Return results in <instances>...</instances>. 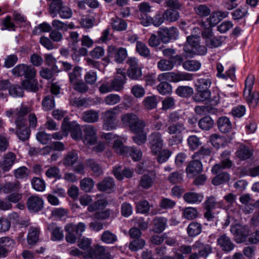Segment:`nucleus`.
Instances as JSON below:
<instances>
[{
  "mask_svg": "<svg viewBox=\"0 0 259 259\" xmlns=\"http://www.w3.org/2000/svg\"><path fill=\"white\" fill-rule=\"evenodd\" d=\"M229 13L226 11H219L213 12L207 19L208 23L211 26H215L221 20L228 17Z\"/></svg>",
  "mask_w": 259,
  "mask_h": 259,
  "instance_id": "25",
  "label": "nucleus"
},
{
  "mask_svg": "<svg viewBox=\"0 0 259 259\" xmlns=\"http://www.w3.org/2000/svg\"><path fill=\"white\" fill-rule=\"evenodd\" d=\"M174 67L171 61L166 59H161L157 63V68L161 71L171 70Z\"/></svg>",
  "mask_w": 259,
  "mask_h": 259,
  "instance_id": "60",
  "label": "nucleus"
},
{
  "mask_svg": "<svg viewBox=\"0 0 259 259\" xmlns=\"http://www.w3.org/2000/svg\"><path fill=\"white\" fill-rule=\"evenodd\" d=\"M193 160L188 163L186 171L190 177H193L202 171V164L200 160L192 158Z\"/></svg>",
  "mask_w": 259,
  "mask_h": 259,
  "instance_id": "16",
  "label": "nucleus"
},
{
  "mask_svg": "<svg viewBox=\"0 0 259 259\" xmlns=\"http://www.w3.org/2000/svg\"><path fill=\"white\" fill-rule=\"evenodd\" d=\"M35 76L28 77L22 81V87L26 90L35 92L38 90V82L35 79Z\"/></svg>",
  "mask_w": 259,
  "mask_h": 259,
  "instance_id": "29",
  "label": "nucleus"
},
{
  "mask_svg": "<svg viewBox=\"0 0 259 259\" xmlns=\"http://www.w3.org/2000/svg\"><path fill=\"white\" fill-rule=\"evenodd\" d=\"M27 206L29 211L36 212L43 208L44 201L41 197L37 195H32L27 199Z\"/></svg>",
  "mask_w": 259,
  "mask_h": 259,
  "instance_id": "15",
  "label": "nucleus"
},
{
  "mask_svg": "<svg viewBox=\"0 0 259 259\" xmlns=\"http://www.w3.org/2000/svg\"><path fill=\"white\" fill-rule=\"evenodd\" d=\"M184 199L188 203L201 202L203 199V195L195 192H187L184 195Z\"/></svg>",
  "mask_w": 259,
  "mask_h": 259,
  "instance_id": "34",
  "label": "nucleus"
},
{
  "mask_svg": "<svg viewBox=\"0 0 259 259\" xmlns=\"http://www.w3.org/2000/svg\"><path fill=\"white\" fill-rule=\"evenodd\" d=\"M94 185L95 182L91 178H85L80 181V189L86 193L91 192Z\"/></svg>",
  "mask_w": 259,
  "mask_h": 259,
  "instance_id": "42",
  "label": "nucleus"
},
{
  "mask_svg": "<svg viewBox=\"0 0 259 259\" xmlns=\"http://www.w3.org/2000/svg\"><path fill=\"white\" fill-rule=\"evenodd\" d=\"M15 245V241L9 237H3L0 238V246L8 249L10 251Z\"/></svg>",
  "mask_w": 259,
  "mask_h": 259,
  "instance_id": "59",
  "label": "nucleus"
},
{
  "mask_svg": "<svg viewBox=\"0 0 259 259\" xmlns=\"http://www.w3.org/2000/svg\"><path fill=\"white\" fill-rule=\"evenodd\" d=\"M108 203V202L106 199H100L90 205L88 207V209L90 212L102 210L105 208Z\"/></svg>",
  "mask_w": 259,
  "mask_h": 259,
  "instance_id": "44",
  "label": "nucleus"
},
{
  "mask_svg": "<svg viewBox=\"0 0 259 259\" xmlns=\"http://www.w3.org/2000/svg\"><path fill=\"white\" fill-rule=\"evenodd\" d=\"M217 123L219 130L222 133H228L232 129V123L229 119L226 116L220 117L218 120Z\"/></svg>",
  "mask_w": 259,
  "mask_h": 259,
  "instance_id": "28",
  "label": "nucleus"
},
{
  "mask_svg": "<svg viewBox=\"0 0 259 259\" xmlns=\"http://www.w3.org/2000/svg\"><path fill=\"white\" fill-rule=\"evenodd\" d=\"M48 229L51 232L52 239L54 241H60L63 239V231L61 227L56 223H52L48 225Z\"/></svg>",
  "mask_w": 259,
  "mask_h": 259,
  "instance_id": "20",
  "label": "nucleus"
},
{
  "mask_svg": "<svg viewBox=\"0 0 259 259\" xmlns=\"http://www.w3.org/2000/svg\"><path fill=\"white\" fill-rule=\"evenodd\" d=\"M40 229L38 227H31L27 235V242L29 244H35L38 240Z\"/></svg>",
  "mask_w": 259,
  "mask_h": 259,
  "instance_id": "35",
  "label": "nucleus"
},
{
  "mask_svg": "<svg viewBox=\"0 0 259 259\" xmlns=\"http://www.w3.org/2000/svg\"><path fill=\"white\" fill-rule=\"evenodd\" d=\"M171 154V152L167 149L160 150L158 154L156 155H157L156 157L157 162L159 163H162L166 162L168 159Z\"/></svg>",
  "mask_w": 259,
  "mask_h": 259,
  "instance_id": "63",
  "label": "nucleus"
},
{
  "mask_svg": "<svg viewBox=\"0 0 259 259\" xmlns=\"http://www.w3.org/2000/svg\"><path fill=\"white\" fill-rule=\"evenodd\" d=\"M15 155L10 152L7 154L3 158V160L0 162V166L4 171H9L14 163Z\"/></svg>",
  "mask_w": 259,
  "mask_h": 259,
  "instance_id": "22",
  "label": "nucleus"
},
{
  "mask_svg": "<svg viewBox=\"0 0 259 259\" xmlns=\"http://www.w3.org/2000/svg\"><path fill=\"white\" fill-rule=\"evenodd\" d=\"M126 76L124 73H121V75L114 78L111 82L113 91H120L123 88Z\"/></svg>",
  "mask_w": 259,
  "mask_h": 259,
  "instance_id": "32",
  "label": "nucleus"
},
{
  "mask_svg": "<svg viewBox=\"0 0 259 259\" xmlns=\"http://www.w3.org/2000/svg\"><path fill=\"white\" fill-rule=\"evenodd\" d=\"M184 51L187 55H193L198 54L204 55L206 53L207 49L205 46H201L199 44L195 48H189V46H185Z\"/></svg>",
  "mask_w": 259,
  "mask_h": 259,
  "instance_id": "39",
  "label": "nucleus"
},
{
  "mask_svg": "<svg viewBox=\"0 0 259 259\" xmlns=\"http://www.w3.org/2000/svg\"><path fill=\"white\" fill-rule=\"evenodd\" d=\"M202 230L201 225L197 222L191 223L187 227V233L190 237H195L199 235Z\"/></svg>",
  "mask_w": 259,
  "mask_h": 259,
  "instance_id": "41",
  "label": "nucleus"
},
{
  "mask_svg": "<svg viewBox=\"0 0 259 259\" xmlns=\"http://www.w3.org/2000/svg\"><path fill=\"white\" fill-rule=\"evenodd\" d=\"M194 78V74L184 72H168L158 75V81L166 80L170 82H178L181 81H191Z\"/></svg>",
  "mask_w": 259,
  "mask_h": 259,
  "instance_id": "4",
  "label": "nucleus"
},
{
  "mask_svg": "<svg viewBox=\"0 0 259 259\" xmlns=\"http://www.w3.org/2000/svg\"><path fill=\"white\" fill-rule=\"evenodd\" d=\"M146 126L145 122L142 125L140 124V126L136 128L135 131H131L134 134V135L132 137V140L138 145L144 144L147 141V133L144 130Z\"/></svg>",
  "mask_w": 259,
  "mask_h": 259,
  "instance_id": "14",
  "label": "nucleus"
},
{
  "mask_svg": "<svg viewBox=\"0 0 259 259\" xmlns=\"http://www.w3.org/2000/svg\"><path fill=\"white\" fill-rule=\"evenodd\" d=\"M101 240L103 242L107 244H112L115 242L117 239L116 236L110 232L106 231L103 232L101 236Z\"/></svg>",
  "mask_w": 259,
  "mask_h": 259,
  "instance_id": "61",
  "label": "nucleus"
},
{
  "mask_svg": "<svg viewBox=\"0 0 259 259\" xmlns=\"http://www.w3.org/2000/svg\"><path fill=\"white\" fill-rule=\"evenodd\" d=\"M143 103L146 109L151 110L156 107L157 100L155 96H148L144 99Z\"/></svg>",
  "mask_w": 259,
  "mask_h": 259,
  "instance_id": "57",
  "label": "nucleus"
},
{
  "mask_svg": "<svg viewBox=\"0 0 259 259\" xmlns=\"http://www.w3.org/2000/svg\"><path fill=\"white\" fill-rule=\"evenodd\" d=\"M252 154V151L247 146L241 145L236 152V156L241 160L249 158Z\"/></svg>",
  "mask_w": 259,
  "mask_h": 259,
  "instance_id": "33",
  "label": "nucleus"
},
{
  "mask_svg": "<svg viewBox=\"0 0 259 259\" xmlns=\"http://www.w3.org/2000/svg\"><path fill=\"white\" fill-rule=\"evenodd\" d=\"M211 84V80L209 78H201L197 80L195 84L196 90H209Z\"/></svg>",
  "mask_w": 259,
  "mask_h": 259,
  "instance_id": "52",
  "label": "nucleus"
},
{
  "mask_svg": "<svg viewBox=\"0 0 259 259\" xmlns=\"http://www.w3.org/2000/svg\"><path fill=\"white\" fill-rule=\"evenodd\" d=\"M150 206L147 200H141L136 204V210L137 212L146 213L149 212Z\"/></svg>",
  "mask_w": 259,
  "mask_h": 259,
  "instance_id": "62",
  "label": "nucleus"
},
{
  "mask_svg": "<svg viewBox=\"0 0 259 259\" xmlns=\"http://www.w3.org/2000/svg\"><path fill=\"white\" fill-rule=\"evenodd\" d=\"M230 180V176L226 172H220L212 180L211 183L214 185H220L227 182Z\"/></svg>",
  "mask_w": 259,
  "mask_h": 259,
  "instance_id": "46",
  "label": "nucleus"
},
{
  "mask_svg": "<svg viewBox=\"0 0 259 259\" xmlns=\"http://www.w3.org/2000/svg\"><path fill=\"white\" fill-rule=\"evenodd\" d=\"M74 224L68 223L65 226L64 229L66 232V240L70 243H74L77 239V236L74 231Z\"/></svg>",
  "mask_w": 259,
  "mask_h": 259,
  "instance_id": "30",
  "label": "nucleus"
},
{
  "mask_svg": "<svg viewBox=\"0 0 259 259\" xmlns=\"http://www.w3.org/2000/svg\"><path fill=\"white\" fill-rule=\"evenodd\" d=\"M14 176L18 179H23L28 177L30 170L25 166H21L14 171Z\"/></svg>",
  "mask_w": 259,
  "mask_h": 259,
  "instance_id": "64",
  "label": "nucleus"
},
{
  "mask_svg": "<svg viewBox=\"0 0 259 259\" xmlns=\"http://www.w3.org/2000/svg\"><path fill=\"white\" fill-rule=\"evenodd\" d=\"M217 242L218 245L225 252H230L235 247V245L231 239L226 234L220 235L217 239Z\"/></svg>",
  "mask_w": 259,
  "mask_h": 259,
  "instance_id": "17",
  "label": "nucleus"
},
{
  "mask_svg": "<svg viewBox=\"0 0 259 259\" xmlns=\"http://www.w3.org/2000/svg\"><path fill=\"white\" fill-rule=\"evenodd\" d=\"M61 129L66 135L70 132L71 137L75 140L82 139L81 128L80 125L75 121L69 122L68 118H64Z\"/></svg>",
  "mask_w": 259,
  "mask_h": 259,
  "instance_id": "5",
  "label": "nucleus"
},
{
  "mask_svg": "<svg viewBox=\"0 0 259 259\" xmlns=\"http://www.w3.org/2000/svg\"><path fill=\"white\" fill-rule=\"evenodd\" d=\"M196 93L193 97L195 101L204 102L210 99L211 93L209 90H196Z\"/></svg>",
  "mask_w": 259,
  "mask_h": 259,
  "instance_id": "40",
  "label": "nucleus"
},
{
  "mask_svg": "<svg viewBox=\"0 0 259 259\" xmlns=\"http://www.w3.org/2000/svg\"><path fill=\"white\" fill-rule=\"evenodd\" d=\"M92 241L91 239L85 237L79 239L77 241V246L83 251L84 258H85L87 252H89L92 248Z\"/></svg>",
  "mask_w": 259,
  "mask_h": 259,
  "instance_id": "37",
  "label": "nucleus"
},
{
  "mask_svg": "<svg viewBox=\"0 0 259 259\" xmlns=\"http://www.w3.org/2000/svg\"><path fill=\"white\" fill-rule=\"evenodd\" d=\"M110 253L107 251L105 246L98 244L94 245L89 252H87L85 258L111 259Z\"/></svg>",
  "mask_w": 259,
  "mask_h": 259,
  "instance_id": "8",
  "label": "nucleus"
},
{
  "mask_svg": "<svg viewBox=\"0 0 259 259\" xmlns=\"http://www.w3.org/2000/svg\"><path fill=\"white\" fill-rule=\"evenodd\" d=\"M156 179V175L153 172H150L143 175L140 180L139 186L145 189L151 188Z\"/></svg>",
  "mask_w": 259,
  "mask_h": 259,
  "instance_id": "18",
  "label": "nucleus"
},
{
  "mask_svg": "<svg viewBox=\"0 0 259 259\" xmlns=\"http://www.w3.org/2000/svg\"><path fill=\"white\" fill-rule=\"evenodd\" d=\"M145 243V241L143 239H134L130 242L128 248L132 251H136L142 249Z\"/></svg>",
  "mask_w": 259,
  "mask_h": 259,
  "instance_id": "56",
  "label": "nucleus"
},
{
  "mask_svg": "<svg viewBox=\"0 0 259 259\" xmlns=\"http://www.w3.org/2000/svg\"><path fill=\"white\" fill-rule=\"evenodd\" d=\"M255 77L253 75L248 76L245 82V88L243 96L251 108H255L259 101V93L257 92H252L254 83Z\"/></svg>",
  "mask_w": 259,
  "mask_h": 259,
  "instance_id": "3",
  "label": "nucleus"
},
{
  "mask_svg": "<svg viewBox=\"0 0 259 259\" xmlns=\"http://www.w3.org/2000/svg\"><path fill=\"white\" fill-rule=\"evenodd\" d=\"M184 69L189 71H196L201 67V63L195 60H189L184 61L182 63Z\"/></svg>",
  "mask_w": 259,
  "mask_h": 259,
  "instance_id": "36",
  "label": "nucleus"
},
{
  "mask_svg": "<svg viewBox=\"0 0 259 259\" xmlns=\"http://www.w3.org/2000/svg\"><path fill=\"white\" fill-rule=\"evenodd\" d=\"M78 156L77 152L72 150L65 155L62 162L65 166L73 165L78 160Z\"/></svg>",
  "mask_w": 259,
  "mask_h": 259,
  "instance_id": "26",
  "label": "nucleus"
},
{
  "mask_svg": "<svg viewBox=\"0 0 259 259\" xmlns=\"http://www.w3.org/2000/svg\"><path fill=\"white\" fill-rule=\"evenodd\" d=\"M31 111L32 107L30 105L22 104L16 108L10 109L6 111V114L8 117H13L15 119L16 134L18 138L22 141L28 140L30 134V131L27 124L26 116Z\"/></svg>",
  "mask_w": 259,
  "mask_h": 259,
  "instance_id": "1",
  "label": "nucleus"
},
{
  "mask_svg": "<svg viewBox=\"0 0 259 259\" xmlns=\"http://www.w3.org/2000/svg\"><path fill=\"white\" fill-rule=\"evenodd\" d=\"M176 93L180 97H187L193 94V90L188 86H180L176 89Z\"/></svg>",
  "mask_w": 259,
  "mask_h": 259,
  "instance_id": "58",
  "label": "nucleus"
},
{
  "mask_svg": "<svg viewBox=\"0 0 259 259\" xmlns=\"http://www.w3.org/2000/svg\"><path fill=\"white\" fill-rule=\"evenodd\" d=\"M11 84L9 80H2L0 81V97L5 98L9 92Z\"/></svg>",
  "mask_w": 259,
  "mask_h": 259,
  "instance_id": "55",
  "label": "nucleus"
},
{
  "mask_svg": "<svg viewBox=\"0 0 259 259\" xmlns=\"http://www.w3.org/2000/svg\"><path fill=\"white\" fill-rule=\"evenodd\" d=\"M57 14H59L60 17L63 19H68L72 16V12L69 7L61 5V7L57 9L55 17L57 16Z\"/></svg>",
  "mask_w": 259,
  "mask_h": 259,
  "instance_id": "50",
  "label": "nucleus"
},
{
  "mask_svg": "<svg viewBox=\"0 0 259 259\" xmlns=\"http://www.w3.org/2000/svg\"><path fill=\"white\" fill-rule=\"evenodd\" d=\"M230 231L236 238V242L238 243L244 242L249 234L248 227L240 224H236L232 226Z\"/></svg>",
  "mask_w": 259,
  "mask_h": 259,
  "instance_id": "13",
  "label": "nucleus"
},
{
  "mask_svg": "<svg viewBox=\"0 0 259 259\" xmlns=\"http://www.w3.org/2000/svg\"><path fill=\"white\" fill-rule=\"evenodd\" d=\"M159 81L160 83L157 86V90L160 94L165 95L171 93V85L166 80Z\"/></svg>",
  "mask_w": 259,
  "mask_h": 259,
  "instance_id": "45",
  "label": "nucleus"
},
{
  "mask_svg": "<svg viewBox=\"0 0 259 259\" xmlns=\"http://www.w3.org/2000/svg\"><path fill=\"white\" fill-rule=\"evenodd\" d=\"M187 144L191 150L194 151L197 149L201 145V142L199 137L195 135H191L187 139Z\"/></svg>",
  "mask_w": 259,
  "mask_h": 259,
  "instance_id": "49",
  "label": "nucleus"
},
{
  "mask_svg": "<svg viewBox=\"0 0 259 259\" xmlns=\"http://www.w3.org/2000/svg\"><path fill=\"white\" fill-rule=\"evenodd\" d=\"M186 130L184 122H180L175 124H170L166 131L170 135H183V133Z\"/></svg>",
  "mask_w": 259,
  "mask_h": 259,
  "instance_id": "21",
  "label": "nucleus"
},
{
  "mask_svg": "<svg viewBox=\"0 0 259 259\" xmlns=\"http://www.w3.org/2000/svg\"><path fill=\"white\" fill-rule=\"evenodd\" d=\"M31 182L33 188L36 191L42 192L45 190L46 184L42 179L37 177H34L31 180Z\"/></svg>",
  "mask_w": 259,
  "mask_h": 259,
  "instance_id": "54",
  "label": "nucleus"
},
{
  "mask_svg": "<svg viewBox=\"0 0 259 259\" xmlns=\"http://www.w3.org/2000/svg\"><path fill=\"white\" fill-rule=\"evenodd\" d=\"M201 242H196L193 245L182 244L172 249L174 259H185V256L192 253L193 248H200Z\"/></svg>",
  "mask_w": 259,
  "mask_h": 259,
  "instance_id": "11",
  "label": "nucleus"
},
{
  "mask_svg": "<svg viewBox=\"0 0 259 259\" xmlns=\"http://www.w3.org/2000/svg\"><path fill=\"white\" fill-rule=\"evenodd\" d=\"M112 148L116 153L123 155L128 153L129 147L124 146L120 140H116L114 142Z\"/></svg>",
  "mask_w": 259,
  "mask_h": 259,
  "instance_id": "51",
  "label": "nucleus"
},
{
  "mask_svg": "<svg viewBox=\"0 0 259 259\" xmlns=\"http://www.w3.org/2000/svg\"><path fill=\"white\" fill-rule=\"evenodd\" d=\"M83 135L82 140L85 145H93L98 140L97 129L93 125L88 124L83 126Z\"/></svg>",
  "mask_w": 259,
  "mask_h": 259,
  "instance_id": "9",
  "label": "nucleus"
},
{
  "mask_svg": "<svg viewBox=\"0 0 259 259\" xmlns=\"http://www.w3.org/2000/svg\"><path fill=\"white\" fill-rule=\"evenodd\" d=\"M148 144L152 154H158L164 145L162 134L158 132H152L149 136Z\"/></svg>",
  "mask_w": 259,
  "mask_h": 259,
  "instance_id": "7",
  "label": "nucleus"
},
{
  "mask_svg": "<svg viewBox=\"0 0 259 259\" xmlns=\"http://www.w3.org/2000/svg\"><path fill=\"white\" fill-rule=\"evenodd\" d=\"M136 51L139 54L145 58L150 56V51L147 46L143 42L138 41L136 43Z\"/></svg>",
  "mask_w": 259,
  "mask_h": 259,
  "instance_id": "48",
  "label": "nucleus"
},
{
  "mask_svg": "<svg viewBox=\"0 0 259 259\" xmlns=\"http://www.w3.org/2000/svg\"><path fill=\"white\" fill-rule=\"evenodd\" d=\"M22 188L20 182L17 180L6 183L4 186V191L6 193L19 192Z\"/></svg>",
  "mask_w": 259,
  "mask_h": 259,
  "instance_id": "38",
  "label": "nucleus"
},
{
  "mask_svg": "<svg viewBox=\"0 0 259 259\" xmlns=\"http://www.w3.org/2000/svg\"><path fill=\"white\" fill-rule=\"evenodd\" d=\"M81 119L87 123H95L99 119V111L91 109L82 112Z\"/></svg>",
  "mask_w": 259,
  "mask_h": 259,
  "instance_id": "19",
  "label": "nucleus"
},
{
  "mask_svg": "<svg viewBox=\"0 0 259 259\" xmlns=\"http://www.w3.org/2000/svg\"><path fill=\"white\" fill-rule=\"evenodd\" d=\"M115 186L113 179L111 178H106L103 181L97 184V189L102 192H110Z\"/></svg>",
  "mask_w": 259,
  "mask_h": 259,
  "instance_id": "23",
  "label": "nucleus"
},
{
  "mask_svg": "<svg viewBox=\"0 0 259 259\" xmlns=\"http://www.w3.org/2000/svg\"><path fill=\"white\" fill-rule=\"evenodd\" d=\"M120 112V108L115 106L102 113V128L106 131L115 130L118 126L117 116Z\"/></svg>",
  "mask_w": 259,
  "mask_h": 259,
  "instance_id": "2",
  "label": "nucleus"
},
{
  "mask_svg": "<svg viewBox=\"0 0 259 259\" xmlns=\"http://www.w3.org/2000/svg\"><path fill=\"white\" fill-rule=\"evenodd\" d=\"M108 53L109 56L113 57L115 62L121 64L127 57V51L123 47L117 48L114 46H110L108 47Z\"/></svg>",
  "mask_w": 259,
  "mask_h": 259,
  "instance_id": "12",
  "label": "nucleus"
},
{
  "mask_svg": "<svg viewBox=\"0 0 259 259\" xmlns=\"http://www.w3.org/2000/svg\"><path fill=\"white\" fill-rule=\"evenodd\" d=\"M12 73L17 76H24L25 78L35 76L36 70L31 65L20 64L16 66L12 70Z\"/></svg>",
  "mask_w": 259,
  "mask_h": 259,
  "instance_id": "10",
  "label": "nucleus"
},
{
  "mask_svg": "<svg viewBox=\"0 0 259 259\" xmlns=\"http://www.w3.org/2000/svg\"><path fill=\"white\" fill-rule=\"evenodd\" d=\"M153 231L156 233L162 232L166 227L167 220L164 218L156 217L153 220Z\"/></svg>",
  "mask_w": 259,
  "mask_h": 259,
  "instance_id": "27",
  "label": "nucleus"
},
{
  "mask_svg": "<svg viewBox=\"0 0 259 259\" xmlns=\"http://www.w3.org/2000/svg\"><path fill=\"white\" fill-rule=\"evenodd\" d=\"M198 125L202 130L208 131L213 127V121L210 116H206L199 121Z\"/></svg>",
  "mask_w": 259,
  "mask_h": 259,
  "instance_id": "47",
  "label": "nucleus"
},
{
  "mask_svg": "<svg viewBox=\"0 0 259 259\" xmlns=\"http://www.w3.org/2000/svg\"><path fill=\"white\" fill-rule=\"evenodd\" d=\"M121 123L126 127H128L130 131H135L136 128L140 126V124L142 125L145 123V121L133 113H127L121 116Z\"/></svg>",
  "mask_w": 259,
  "mask_h": 259,
  "instance_id": "6",
  "label": "nucleus"
},
{
  "mask_svg": "<svg viewBox=\"0 0 259 259\" xmlns=\"http://www.w3.org/2000/svg\"><path fill=\"white\" fill-rule=\"evenodd\" d=\"M111 25L114 30L118 31L125 30L127 28L125 21L116 16L111 19Z\"/></svg>",
  "mask_w": 259,
  "mask_h": 259,
  "instance_id": "31",
  "label": "nucleus"
},
{
  "mask_svg": "<svg viewBox=\"0 0 259 259\" xmlns=\"http://www.w3.org/2000/svg\"><path fill=\"white\" fill-rule=\"evenodd\" d=\"M165 20L173 22L178 20L180 17L179 13L175 10L167 9L163 13Z\"/></svg>",
  "mask_w": 259,
  "mask_h": 259,
  "instance_id": "53",
  "label": "nucleus"
},
{
  "mask_svg": "<svg viewBox=\"0 0 259 259\" xmlns=\"http://www.w3.org/2000/svg\"><path fill=\"white\" fill-rule=\"evenodd\" d=\"M121 167L120 166H115L113 168V173L116 178L118 180H122L123 177L130 178L133 177L134 171L128 168H125L121 172Z\"/></svg>",
  "mask_w": 259,
  "mask_h": 259,
  "instance_id": "24",
  "label": "nucleus"
},
{
  "mask_svg": "<svg viewBox=\"0 0 259 259\" xmlns=\"http://www.w3.org/2000/svg\"><path fill=\"white\" fill-rule=\"evenodd\" d=\"M212 152V148L205 146L200 147L199 150L194 153L192 158H196L199 160L202 159L206 156L210 155Z\"/></svg>",
  "mask_w": 259,
  "mask_h": 259,
  "instance_id": "43",
  "label": "nucleus"
}]
</instances>
